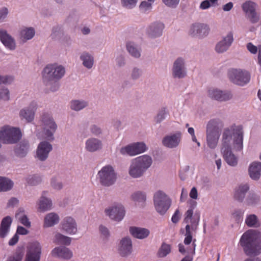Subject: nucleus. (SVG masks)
<instances>
[{
    "mask_svg": "<svg viewBox=\"0 0 261 261\" xmlns=\"http://www.w3.org/2000/svg\"><path fill=\"white\" fill-rule=\"evenodd\" d=\"M233 139V146L237 150H241L243 147V131L241 125H232L226 128L222 135V147L221 151L226 163L231 166L237 165V158L232 153L230 146V141Z\"/></svg>",
    "mask_w": 261,
    "mask_h": 261,
    "instance_id": "obj_1",
    "label": "nucleus"
},
{
    "mask_svg": "<svg viewBox=\"0 0 261 261\" xmlns=\"http://www.w3.org/2000/svg\"><path fill=\"white\" fill-rule=\"evenodd\" d=\"M239 243L247 255H257L261 253V234L256 230L246 231L242 236Z\"/></svg>",
    "mask_w": 261,
    "mask_h": 261,
    "instance_id": "obj_2",
    "label": "nucleus"
},
{
    "mask_svg": "<svg viewBox=\"0 0 261 261\" xmlns=\"http://www.w3.org/2000/svg\"><path fill=\"white\" fill-rule=\"evenodd\" d=\"M65 72V69L62 66L49 64L44 68L42 73L43 82L46 85L54 84V87L51 88V90L55 91L59 87L57 81L63 77Z\"/></svg>",
    "mask_w": 261,
    "mask_h": 261,
    "instance_id": "obj_3",
    "label": "nucleus"
},
{
    "mask_svg": "<svg viewBox=\"0 0 261 261\" xmlns=\"http://www.w3.org/2000/svg\"><path fill=\"white\" fill-rule=\"evenodd\" d=\"M152 162V159L146 155L140 156L135 159L132 162L130 166L129 174L134 178L141 176L151 166Z\"/></svg>",
    "mask_w": 261,
    "mask_h": 261,
    "instance_id": "obj_4",
    "label": "nucleus"
},
{
    "mask_svg": "<svg viewBox=\"0 0 261 261\" xmlns=\"http://www.w3.org/2000/svg\"><path fill=\"white\" fill-rule=\"evenodd\" d=\"M222 126V122L219 120L213 119L207 123L206 141L210 148L214 149L217 146L220 135V127Z\"/></svg>",
    "mask_w": 261,
    "mask_h": 261,
    "instance_id": "obj_5",
    "label": "nucleus"
},
{
    "mask_svg": "<svg viewBox=\"0 0 261 261\" xmlns=\"http://www.w3.org/2000/svg\"><path fill=\"white\" fill-rule=\"evenodd\" d=\"M153 202L156 211L161 215H164L171 204V199L164 192L158 191L153 196Z\"/></svg>",
    "mask_w": 261,
    "mask_h": 261,
    "instance_id": "obj_6",
    "label": "nucleus"
},
{
    "mask_svg": "<svg viewBox=\"0 0 261 261\" xmlns=\"http://www.w3.org/2000/svg\"><path fill=\"white\" fill-rule=\"evenodd\" d=\"M98 176L100 184L107 187L113 185L117 178L116 174L113 168L110 165L102 167L98 172Z\"/></svg>",
    "mask_w": 261,
    "mask_h": 261,
    "instance_id": "obj_7",
    "label": "nucleus"
},
{
    "mask_svg": "<svg viewBox=\"0 0 261 261\" xmlns=\"http://www.w3.org/2000/svg\"><path fill=\"white\" fill-rule=\"evenodd\" d=\"M228 76L233 83L244 86L250 80V74L246 71L241 69H231L228 71Z\"/></svg>",
    "mask_w": 261,
    "mask_h": 261,
    "instance_id": "obj_8",
    "label": "nucleus"
},
{
    "mask_svg": "<svg viewBox=\"0 0 261 261\" xmlns=\"http://www.w3.org/2000/svg\"><path fill=\"white\" fill-rule=\"evenodd\" d=\"M41 122L45 138L49 140H53L54 139L53 134L57 128V124L48 114H44L42 115Z\"/></svg>",
    "mask_w": 261,
    "mask_h": 261,
    "instance_id": "obj_9",
    "label": "nucleus"
},
{
    "mask_svg": "<svg viewBox=\"0 0 261 261\" xmlns=\"http://www.w3.org/2000/svg\"><path fill=\"white\" fill-rule=\"evenodd\" d=\"M146 148V145L144 143L137 142L121 148L120 151L122 154H127L134 156L144 152Z\"/></svg>",
    "mask_w": 261,
    "mask_h": 261,
    "instance_id": "obj_10",
    "label": "nucleus"
},
{
    "mask_svg": "<svg viewBox=\"0 0 261 261\" xmlns=\"http://www.w3.org/2000/svg\"><path fill=\"white\" fill-rule=\"evenodd\" d=\"M105 212L111 219L116 221H121L125 213L124 207L120 204H115L112 207L106 209Z\"/></svg>",
    "mask_w": 261,
    "mask_h": 261,
    "instance_id": "obj_11",
    "label": "nucleus"
},
{
    "mask_svg": "<svg viewBox=\"0 0 261 261\" xmlns=\"http://www.w3.org/2000/svg\"><path fill=\"white\" fill-rule=\"evenodd\" d=\"M41 253V247L38 242L30 244L27 251L25 261H39Z\"/></svg>",
    "mask_w": 261,
    "mask_h": 261,
    "instance_id": "obj_12",
    "label": "nucleus"
},
{
    "mask_svg": "<svg viewBox=\"0 0 261 261\" xmlns=\"http://www.w3.org/2000/svg\"><path fill=\"white\" fill-rule=\"evenodd\" d=\"M52 150V145L46 141H42L39 143L37 147V157L40 161L45 160L49 152Z\"/></svg>",
    "mask_w": 261,
    "mask_h": 261,
    "instance_id": "obj_13",
    "label": "nucleus"
},
{
    "mask_svg": "<svg viewBox=\"0 0 261 261\" xmlns=\"http://www.w3.org/2000/svg\"><path fill=\"white\" fill-rule=\"evenodd\" d=\"M208 95L212 99L218 101H226L232 97V95L229 92H223L216 89H210L208 91Z\"/></svg>",
    "mask_w": 261,
    "mask_h": 261,
    "instance_id": "obj_14",
    "label": "nucleus"
},
{
    "mask_svg": "<svg viewBox=\"0 0 261 261\" xmlns=\"http://www.w3.org/2000/svg\"><path fill=\"white\" fill-rule=\"evenodd\" d=\"M36 106V103L32 102L28 108L21 110L19 113L20 118L25 119L28 122H31L34 118Z\"/></svg>",
    "mask_w": 261,
    "mask_h": 261,
    "instance_id": "obj_15",
    "label": "nucleus"
},
{
    "mask_svg": "<svg viewBox=\"0 0 261 261\" xmlns=\"http://www.w3.org/2000/svg\"><path fill=\"white\" fill-rule=\"evenodd\" d=\"M62 226L63 229L68 233L75 234L77 231L76 222L70 217H67L63 220Z\"/></svg>",
    "mask_w": 261,
    "mask_h": 261,
    "instance_id": "obj_16",
    "label": "nucleus"
},
{
    "mask_svg": "<svg viewBox=\"0 0 261 261\" xmlns=\"http://www.w3.org/2000/svg\"><path fill=\"white\" fill-rule=\"evenodd\" d=\"M193 209H189L185 214L184 221L187 224H190L192 230H196L199 221V216L194 215L193 216Z\"/></svg>",
    "mask_w": 261,
    "mask_h": 261,
    "instance_id": "obj_17",
    "label": "nucleus"
},
{
    "mask_svg": "<svg viewBox=\"0 0 261 261\" xmlns=\"http://www.w3.org/2000/svg\"><path fill=\"white\" fill-rule=\"evenodd\" d=\"M233 35L231 33H229L226 37L220 41L216 46V50L218 53H223L228 48L233 41Z\"/></svg>",
    "mask_w": 261,
    "mask_h": 261,
    "instance_id": "obj_18",
    "label": "nucleus"
},
{
    "mask_svg": "<svg viewBox=\"0 0 261 261\" xmlns=\"http://www.w3.org/2000/svg\"><path fill=\"white\" fill-rule=\"evenodd\" d=\"M0 40L10 49L13 50L15 48L16 44L14 39L3 29L0 30Z\"/></svg>",
    "mask_w": 261,
    "mask_h": 261,
    "instance_id": "obj_19",
    "label": "nucleus"
},
{
    "mask_svg": "<svg viewBox=\"0 0 261 261\" xmlns=\"http://www.w3.org/2000/svg\"><path fill=\"white\" fill-rule=\"evenodd\" d=\"M184 61L181 58L177 59L174 62L173 68L174 77H184L186 75Z\"/></svg>",
    "mask_w": 261,
    "mask_h": 261,
    "instance_id": "obj_20",
    "label": "nucleus"
},
{
    "mask_svg": "<svg viewBox=\"0 0 261 261\" xmlns=\"http://www.w3.org/2000/svg\"><path fill=\"white\" fill-rule=\"evenodd\" d=\"M180 138L181 135L180 133L167 136L163 140V144L165 146L169 148L175 147L179 144Z\"/></svg>",
    "mask_w": 261,
    "mask_h": 261,
    "instance_id": "obj_21",
    "label": "nucleus"
},
{
    "mask_svg": "<svg viewBox=\"0 0 261 261\" xmlns=\"http://www.w3.org/2000/svg\"><path fill=\"white\" fill-rule=\"evenodd\" d=\"M208 31L209 29L207 25L196 23L191 27L189 33L193 35H198L200 36H203L208 33Z\"/></svg>",
    "mask_w": 261,
    "mask_h": 261,
    "instance_id": "obj_22",
    "label": "nucleus"
},
{
    "mask_svg": "<svg viewBox=\"0 0 261 261\" xmlns=\"http://www.w3.org/2000/svg\"><path fill=\"white\" fill-rule=\"evenodd\" d=\"M119 253L122 256H126L130 254L132 250L131 240L128 238H124L120 242Z\"/></svg>",
    "mask_w": 261,
    "mask_h": 261,
    "instance_id": "obj_23",
    "label": "nucleus"
},
{
    "mask_svg": "<svg viewBox=\"0 0 261 261\" xmlns=\"http://www.w3.org/2000/svg\"><path fill=\"white\" fill-rule=\"evenodd\" d=\"M51 254L53 256H58L64 259H69L72 256V252L65 247H58L54 248Z\"/></svg>",
    "mask_w": 261,
    "mask_h": 261,
    "instance_id": "obj_24",
    "label": "nucleus"
},
{
    "mask_svg": "<svg viewBox=\"0 0 261 261\" xmlns=\"http://www.w3.org/2000/svg\"><path fill=\"white\" fill-rule=\"evenodd\" d=\"M12 222L11 218L7 216L4 218L0 225V238H5L10 231V227Z\"/></svg>",
    "mask_w": 261,
    "mask_h": 261,
    "instance_id": "obj_25",
    "label": "nucleus"
},
{
    "mask_svg": "<svg viewBox=\"0 0 261 261\" xmlns=\"http://www.w3.org/2000/svg\"><path fill=\"white\" fill-rule=\"evenodd\" d=\"M164 25L161 22H155L150 25L148 29L147 33L150 37H157L162 35Z\"/></svg>",
    "mask_w": 261,
    "mask_h": 261,
    "instance_id": "obj_26",
    "label": "nucleus"
},
{
    "mask_svg": "<svg viewBox=\"0 0 261 261\" xmlns=\"http://www.w3.org/2000/svg\"><path fill=\"white\" fill-rule=\"evenodd\" d=\"M129 231L133 237L140 239L147 237L149 234V231L148 229L136 227H130Z\"/></svg>",
    "mask_w": 261,
    "mask_h": 261,
    "instance_id": "obj_27",
    "label": "nucleus"
},
{
    "mask_svg": "<svg viewBox=\"0 0 261 261\" xmlns=\"http://www.w3.org/2000/svg\"><path fill=\"white\" fill-rule=\"evenodd\" d=\"M261 163H253L249 167V172L250 177L254 180L258 179L260 175Z\"/></svg>",
    "mask_w": 261,
    "mask_h": 261,
    "instance_id": "obj_28",
    "label": "nucleus"
},
{
    "mask_svg": "<svg viewBox=\"0 0 261 261\" xmlns=\"http://www.w3.org/2000/svg\"><path fill=\"white\" fill-rule=\"evenodd\" d=\"M249 189V186L247 184L240 185L236 190L234 195V198L238 201L242 202Z\"/></svg>",
    "mask_w": 261,
    "mask_h": 261,
    "instance_id": "obj_29",
    "label": "nucleus"
},
{
    "mask_svg": "<svg viewBox=\"0 0 261 261\" xmlns=\"http://www.w3.org/2000/svg\"><path fill=\"white\" fill-rule=\"evenodd\" d=\"M101 147V142L95 138L88 139L86 142V148L90 152L95 151Z\"/></svg>",
    "mask_w": 261,
    "mask_h": 261,
    "instance_id": "obj_30",
    "label": "nucleus"
},
{
    "mask_svg": "<svg viewBox=\"0 0 261 261\" xmlns=\"http://www.w3.org/2000/svg\"><path fill=\"white\" fill-rule=\"evenodd\" d=\"M59 221V216L54 213L48 214L44 218V226L51 227L57 224Z\"/></svg>",
    "mask_w": 261,
    "mask_h": 261,
    "instance_id": "obj_31",
    "label": "nucleus"
},
{
    "mask_svg": "<svg viewBox=\"0 0 261 261\" xmlns=\"http://www.w3.org/2000/svg\"><path fill=\"white\" fill-rule=\"evenodd\" d=\"M52 205L51 201L45 198L43 196L40 198L39 203V209L41 212H45L49 210Z\"/></svg>",
    "mask_w": 261,
    "mask_h": 261,
    "instance_id": "obj_32",
    "label": "nucleus"
},
{
    "mask_svg": "<svg viewBox=\"0 0 261 261\" xmlns=\"http://www.w3.org/2000/svg\"><path fill=\"white\" fill-rule=\"evenodd\" d=\"M13 186V182L10 179L0 177V192L10 190Z\"/></svg>",
    "mask_w": 261,
    "mask_h": 261,
    "instance_id": "obj_33",
    "label": "nucleus"
},
{
    "mask_svg": "<svg viewBox=\"0 0 261 261\" xmlns=\"http://www.w3.org/2000/svg\"><path fill=\"white\" fill-rule=\"evenodd\" d=\"M28 149V142L24 141L21 143V144L19 145V146L15 149V152L17 156L20 157H23L27 154Z\"/></svg>",
    "mask_w": 261,
    "mask_h": 261,
    "instance_id": "obj_34",
    "label": "nucleus"
},
{
    "mask_svg": "<svg viewBox=\"0 0 261 261\" xmlns=\"http://www.w3.org/2000/svg\"><path fill=\"white\" fill-rule=\"evenodd\" d=\"M23 213V211L19 209L18 212L16 213L15 217L22 224L27 227H30L31 226V222Z\"/></svg>",
    "mask_w": 261,
    "mask_h": 261,
    "instance_id": "obj_35",
    "label": "nucleus"
},
{
    "mask_svg": "<svg viewBox=\"0 0 261 261\" xmlns=\"http://www.w3.org/2000/svg\"><path fill=\"white\" fill-rule=\"evenodd\" d=\"M84 66L87 68H92L93 65V58L88 53H84L81 56Z\"/></svg>",
    "mask_w": 261,
    "mask_h": 261,
    "instance_id": "obj_36",
    "label": "nucleus"
},
{
    "mask_svg": "<svg viewBox=\"0 0 261 261\" xmlns=\"http://www.w3.org/2000/svg\"><path fill=\"white\" fill-rule=\"evenodd\" d=\"M35 35V30L32 28H25L20 32V37L22 40L31 39Z\"/></svg>",
    "mask_w": 261,
    "mask_h": 261,
    "instance_id": "obj_37",
    "label": "nucleus"
},
{
    "mask_svg": "<svg viewBox=\"0 0 261 261\" xmlns=\"http://www.w3.org/2000/svg\"><path fill=\"white\" fill-rule=\"evenodd\" d=\"M171 246L163 243L158 251V256L159 257H166L171 252Z\"/></svg>",
    "mask_w": 261,
    "mask_h": 261,
    "instance_id": "obj_38",
    "label": "nucleus"
},
{
    "mask_svg": "<svg viewBox=\"0 0 261 261\" xmlns=\"http://www.w3.org/2000/svg\"><path fill=\"white\" fill-rule=\"evenodd\" d=\"M55 242L57 244L68 245L71 243V238L58 233L55 235Z\"/></svg>",
    "mask_w": 261,
    "mask_h": 261,
    "instance_id": "obj_39",
    "label": "nucleus"
},
{
    "mask_svg": "<svg viewBox=\"0 0 261 261\" xmlns=\"http://www.w3.org/2000/svg\"><path fill=\"white\" fill-rule=\"evenodd\" d=\"M256 4L252 1H247L242 5L243 11L247 14H249L255 10Z\"/></svg>",
    "mask_w": 261,
    "mask_h": 261,
    "instance_id": "obj_40",
    "label": "nucleus"
},
{
    "mask_svg": "<svg viewBox=\"0 0 261 261\" xmlns=\"http://www.w3.org/2000/svg\"><path fill=\"white\" fill-rule=\"evenodd\" d=\"M191 227L190 224H187L186 226V233L185 238L184 239V244L185 245H189L192 242V231ZM194 231L195 230H194Z\"/></svg>",
    "mask_w": 261,
    "mask_h": 261,
    "instance_id": "obj_41",
    "label": "nucleus"
},
{
    "mask_svg": "<svg viewBox=\"0 0 261 261\" xmlns=\"http://www.w3.org/2000/svg\"><path fill=\"white\" fill-rule=\"evenodd\" d=\"M245 223L249 227L257 226L258 220L257 217L254 214L248 216L245 220Z\"/></svg>",
    "mask_w": 261,
    "mask_h": 261,
    "instance_id": "obj_42",
    "label": "nucleus"
},
{
    "mask_svg": "<svg viewBox=\"0 0 261 261\" xmlns=\"http://www.w3.org/2000/svg\"><path fill=\"white\" fill-rule=\"evenodd\" d=\"M87 106V103L84 101L72 100L71 102V108L75 111H80Z\"/></svg>",
    "mask_w": 261,
    "mask_h": 261,
    "instance_id": "obj_43",
    "label": "nucleus"
},
{
    "mask_svg": "<svg viewBox=\"0 0 261 261\" xmlns=\"http://www.w3.org/2000/svg\"><path fill=\"white\" fill-rule=\"evenodd\" d=\"M259 201V197L254 193H250L246 199V203L249 205H254Z\"/></svg>",
    "mask_w": 261,
    "mask_h": 261,
    "instance_id": "obj_44",
    "label": "nucleus"
},
{
    "mask_svg": "<svg viewBox=\"0 0 261 261\" xmlns=\"http://www.w3.org/2000/svg\"><path fill=\"white\" fill-rule=\"evenodd\" d=\"M126 47L128 51L132 56L136 58H138L140 56V51L134 46V44L133 43H127Z\"/></svg>",
    "mask_w": 261,
    "mask_h": 261,
    "instance_id": "obj_45",
    "label": "nucleus"
},
{
    "mask_svg": "<svg viewBox=\"0 0 261 261\" xmlns=\"http://www.w3.org/2000/svg\"><path fill=\"white\" fill-rule=\"evenodd\" d=\"M132 198L135 201L138 202H144L146 200V195L141 192H137L134 193Z\"/></svg>",
    "mask_w": 261,
    "mask_h": 261,
    "instance_id": "obj_46",
    "label": "nucleus"
},
{
    "mask_svg": "<svg viewBox=\"0 0 261 261\" xmlns=\"http://www.w3.org/2000/svg\"><path fill=\"white\" fill-rule=\"evenodd\" d=\"M154 0H147V1H143L140 5V9L144 12L151 10L152 8V4L154 2Z\"/></svg>",
    "mask_w": 261,
    "mask_h": 261,
    "instance_id": "obj_47",
    "label": "nucleus"
},
{
    "mask_svg": "<svg viewBox=\"0 0 261 261\" xmlns=\"http://www.w3.org/2000/svg\"><path fill=\"white\" fill-rule=\"evenodd\" d=\"M138 0H121L122 5L128 9H132L136 6Z\"/></svg>",
    "mask_w": 261,
    "mask_h": 261,
    "instance_id": "obj_48",
    "label": "nucleus"
},
{
    "mask_svg": "<svg viewBox=\"0 0 261 261\" xmlns=\"http://www.w3.org/2000/svg\"><path fill=\"white\" fill-rule=\"evenodd\" d=\"M23 254L20 252H16L9 256L6 261H21Z\"/></svg>",
    "mask_w": 261,
    "mask_h": 261,
    "instance_id": "obj_49",
    "label": "nucleus"
},
{
    "mask_svg": "<svg viewBox=\"0 0 261 261\" xmlns=\"http://www.w3.org/2000/svg\"><path fill=\"white\" fill-rule=\"evenodd\" d=\"M27 180L29 184L31 185H35L40 181V178L36 175H33L28 177Z\"/></svg>",
    "mask_w": 261,
    "mask_h": 261,
    "instance_id": "obj_50",
    "label": "nucleus"
},
{
    "mask_svg": "<svg viewBox=\"0 0 261 261\" xmlns=\"http://www.w3.org/2000/svg\"><path fill=\"white\" fill-rule=\"evenodd\" d=\"M247 15H248L249 19L252 23H255L259 21V16L255 12V10L253 12H252L248 14Z\"/></svg>",
    "mask_w": 261,
    "mask_h": 261,
    "instance_id": "obj_51",
    "label": "nucleus"
},
{
    "mask_svg": "<svg viewBox=\"0 0 261 261\" xmlns=\"http://www.w3.org/2000/svg\"><path fill=\"white\" fill-rule=\"evenodd\" d=\"M163 2L168 7L175 8L179 4V0H162Z\"/></svg>",
    "mask_w": 261,
    "mask_h": 261,
    "instance_id": "obj_52",
    "label": "nucleus"
},
{
    "mask_svg": "<svg viewBox=\"0 0 261 261\" xmlns=\"http://www.w3.org/2000/svg\"><path fill=\"white\" fill-rule=\"evenodd\" d=\"M0 99L4 100L9 99V91L8 89H4L0 91Z\"/></svg>",
    "mask_w": 261,
    "mask_h": 261,
    "instance_id": "obj_53",
    "label": "nucleus"
},
{
    "mask_svg": "<svg viewBox=\"0 0 261 261\" xmlns=\"http://www.w3.org/2000/svg\"><path fill=\"white\" fill-rule=\"evenodd\" d=\"M13 81V78L10 76L0 75V85L2 84H10Z\"/></svg>",
    "mask_w": 261,
    "mask_h": 261,
    "instance_id": "obj_54",
    "label": "nucleus"
},
{
    "mask_svg": "<svg viewBox=\"0 0 261 261\" xmlns=\"http://www.w3.org/2000/svg\"><path fill=\"white\" fill-rule=\"evenodd\" d=\"M248 50L252 54H255L257 52V47L251 42L248 43L246 45Z\"/></svg>",
    "mask_w": 261,
    "mask_h": 261,
    "instance_id": "obj_55",
    "label": "nucleus"
},
{
    "mask_svg": "<svg viewBox=\"0 0 261 261\" xmlns=\"http://www.w3.org/2000/svg\"><path fill=\"white\" fill-rule=\"evenodd\" d=\"M51 186L55 189H61L62 188V184L58 181V180L55 178L52 179L51 181Z\"/></svg>",
    "mask_w": 261,
    "mask_h": 261,
    "instance_id": "obj_56",
    "label": "nucleus"
},
{
    "mask_svg": "<svg viewBox=\"0 0 261 261\" xmlns=\"http://www.w3.org/2000/svg\"><path fill=\"white\" fill-rule=\"evenodd\" d=\"M166 114L165 108H163L158 114L156 119L157 122H160L165 118V115Z\"/></svg>",
    "mask_w": 261,
    "mask_h": 261,
    "instance_id": "obj_57",
    "label": "nucleus"
},
{
    "mask_svg": "<svg viewBox=\"0 0 261 261\" xmlns=\"http://www.w3.org/2000/svg\"><path fill=\"white\" fill-rule=\"evenodd\" d=\"M180 219V213L178 210H176L173 215L171 220L174 223H177Z\"/></svg>",
    "mask_w": 261,
    "mask_h": 261,
    "instance_id": "obj_58",
    "label": "nucleus"
},
{
    "mask_svg": "<svg viewBox=\"0 0 261 261\" xmlns=\"http://www.w3.org/2000/svg\"><path fill=\"white\" fill-rule=\"evenodd\" d=\"M243 214L244 212L242 210H237L234 211L232 215L237 220H239L243 216Z\"/></svg>",
    "mask_w": 261,
    "mask_h": 261,
    "instance_id": "obj_59",
    "label": "nucleus"
},
{
    "mask_svg": "<svg viewBox=\"0 0 261 261\" xmlns=\"http://www.w3.org/2000/svg\"><path fill=\"white\" fill-rule=\"evenodd\" d=\"M18 203V200L16 198H11L8 203H7V207H13L16 205H17Z\"/></svg>",
    "mask_w": 261,
    "mask_h": 261,
    "instance_id": "obj_60",
    "label": "nucleus"
},
{
    "mask_svg": "<svg viewBox=\"0 0 261 261\" xmlns=\"http://www.w3.org/2000/svg\"><path fill=\"white\" fill-rule=\"evenodd\" d=\"M99 230L101 232V235L103 236V237L107 238L109 236V232L108 229L103 226H100Z\"/></svg>",
    "mask_w": 261,
    "mask_h": 261,
    "instance_id": "obj_61",
    "label": "nucleus"
},
{
    "mask_svg": "<svg viewBox=\"0 0 261 261\" xmlns=\"http://www.w3.org/2000/svg\"><path fill=\"white\" fill-rule=\"evenodd\" d=\"M29 233V231L23 227L22 226H18L17 229L16 233L21 235L27 234Z\"/></svg>",
    "mask_w": 261,
    "mask_h": 261,
    "instance_id": "obj_62",
    "label": "nucleus"
},
{
    "mask_svg": "<svg viewBox=\"0 0 261 261\" xmlns=\"http://www.w3.org/2000/svg\"><path fill=\"white\" fill-rule=\"evenodd\" d=\"M19 237L17 233H16L9 241V245L10 246H13L15 245L18 241Z\"/></svg>",
    "mask_w": 261,
    "mask_h": 261,
    "instance_id": "obj_63",
    "label": "nucleus"
},
{
    "mask_svg": "<svg viewBox=\"0 0 261 261\" xmlns=\"http://www.w3.org/2000/svg\"><path fill=\"white\" fill-rule=\"evenodd\" d=\"M198 196L197 191L195 187L192 188L190 192V196L192 199H197Z\"/></svg>",
    "mask_w": 261,
    "mask_h": 261,
    "instance_id": "obj_64",
    "label": "nucleus"
}]
</instances>
